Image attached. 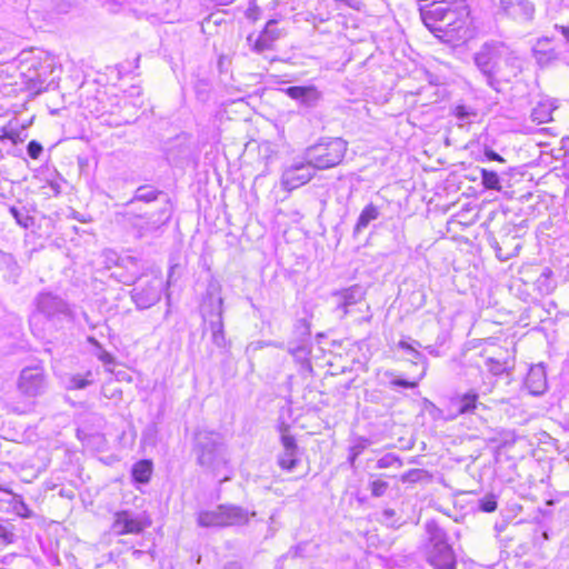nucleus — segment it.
Returning <instances> with one entry per match:
<instances>
[{
  "instance_id": "obj_1",
  "label": "nucleus",
  "mask_w": 569,
  "mask_h": 569,
  "mask_svg": "<svg viewBox=\"0 0 569 569\" xmlns=\"http://www.w3.org/2000/svg\"><path fill=\"white\" fill-rule=\"evenodd\" d=\"M473 62L490 87H495L498 79L516 76L521 70L518 52L498 40L482 43L473 54Z\"/></svg>"
},
{
  "instance_id": "obj_2",
  "label": "nucleus",
  "mask_w": 569,
  "mask_h": 569,
  "mask_svg": "<svg viewBox=\"0 0 569 569\" xmlns=\"http://www.w3.org/2000/svg\"><path fill=\"white\" fill-rule=\"evenodd\" d=\"M193 453L197 463L214 476L227 468L229 455L221 435L200 430L194 436Z\"/></svg>"
},
{
  "instance_id": "obj_3",
  "label": "nucleus",
  "mask_w": 569,
  "mask_h": 569,
  "mask_svg": "<svg viewBox=\"0 0 569 569\" xmlns=\"http://www.w3.org/2000/svg\"><path fill=\"white\" fill-rule=\"evenodd\" d=\"M18 69L26 89L32 94H39L52 72V63L41 54L23 52L20 54Z\"/></svg>"
},
{
  "instance_id": "obj_4",
  "label": "nucleus",
  "mask_w": 569,
  "mask_h": 569,
  "mask_svg": "<svg viewBox=\"0 0 569 569\" xmlns=\"http://www.w3.org/2000/svg\"><path fill=\"white\" fill-rule=\"evenodd\" d=\"M429 536L427 561L435 569H456V556L447 541V535L435 521L426 523Z\"/></svg>"
},
{
  "instance_id": "obj_5",
  "label": "nucleus",
  "mask_w": 569,
  "mask_h": 569,
  "mask_svg": "<svg viewBox=\"0 0 569 569\" xmlns=\"http://www.w3.org/2000/svg\"><path fill=\"white\" fill-rule=\"evenodd\" d=\"M347 151V142L341 138L330 139L306 149L305 160L311 169L323 170L339 164Z\"/></svg>"
},
{
  "instance_id": "obj_6",
  "label": "nucleus",
  "mask_w": 569,
  "mask_h": 569,
  "mask_svg": "<svg viewBox=\"0 0 569 569\" xmlns=\"http://www.w3.org/2000/svg\"><path fill=\"white\" fill-rule=\"evenodd\" d=\"M171 213L172 207L169 201H166L157 212L150 213L147 217L133 216L129 212L123 216L132 229L137 231V236L142 238L156 232L164 226L170 220Z\"/></svg>"
},
{
  "instance_id": "obj_7",
  "label": "nucleus",
  "mask_w": 569,
  "mask_h": 569,
  "mask_svg": "<svg viewBox=\"0 0 569 569\" xmlns=\"http://www.w3.org/2000/svg\"><path fill=\"white\" fill-rule=\"evenodd\" d=\"M164 282L158 274L139 279L131 291V298L139 309L156 305L162 295Z\"/></svg>"
},
{
  "instance_id": "obj_8",
  "label": "nucleus",
  "mask_w": 569,
  "mask_h": 569,
  "mask_svg": "<svg viewBox=\"0 0 569 569\" xmlns=\"http://www.w3.org/2000/svg\"><path fill=\"white\" fill-rule=\"evenodd\" d=\"M536 8L530 0H499L496 14L518 24H527L535 18Z\"/></svg>"
},
{
  "instance_id": "obj_9",
  "label": "nucleus",
  "mask_w": 569,
  "mask_h": 569,
  "mask_svg": "<svg viewBox=\"0 0 569 569\" xmlns=\"http://www.w3.org/2000/svg\"><path fill=\"white\" fill-rule=\"evenodd\" d=\"M149 526L150 521L144 513L121 510L113 515L111 529L118 536L139 535Z\"/></svg>"
},
{
  "instance_id": "obj_10",
  "label": "nucleus",
  "mask_w": 569,
  "mask_h": 569,
  "mask_svg": "<svg viewBox=\"0 0 569 569\" xmlns=\"http://www.w3.org/2000/svg\"><path fill=\"white\" fill-rule=\"evenodd\" d=\"M315 174L311 166L305 161H296L282 171L280 184L286 191H292L308 183Z\"/></svg>"
},
{
  "instance_id": "obj_11",
  "label": "nucleus",
  "mask_w": 569,
  "mask_h": 569,
  "mask_svg": "<svg viewBox=\"0 0 569 569\" xmlns=\"http://www.w3.org/2000/svg\"><path fill=\"white\" fill-rule=\"evenodd\" d=\"M37 310L48 319L72 318L67 301L51 292H41L36 298Z\"/></svg>"
},
{
  "instance_id": "obj_12",
  "label": "nucleus",
  "mask_w": 569,
  "mask_h": 569,
  "mask_svg": "<svg viewBox=\"0 0 569 569\" xmlns=\"http://www.w3.org/2000/svg\"><path fill=\"white\" fill-rule=\"evenodd\" d=\"M19 390L27 397H38L46 391L47 382L43 369L24 368L19 378Z\"/></svg>"
},
{
  "instance_id": "obj_13",
  "label": "nucleus",
  "mask_w": 569,
  "mask_h": 569,
  "mask_svg": "<svg viewBox=\"0 0 569 569\" xmlns=\"http://www.w3.org/2000/svg\"><path fill=\"white\" fill-rule=\"evenodd\" d=\"M283 92L306 109L317 108L322 100V92L313 84L288 87Z\"/></svg>"
},
{
  "instance_id": "obj_14",
  "label": "nucleus",
  "mask_w": 569,
  "mask_h": 569,
  "mask_svg": "<svg viewBox=\"0 0 569 569\" xmlns=\"http://www.w3.org/2000/svg\"><path fill=\"white\" fill-rule=\"evenodd\" d=\"M335 298L337 299L336 312L340 319L353 312V307L361 303L365 298V292L358 286L343 289L342 291L336 292Z\"/></svg>"
},
{
  "instance_id": "obj_15",
  "label": "nucleus",
  "mask_w": 569,
  "mask_h": 569,
  "mask_svg": "<svg viewBox=\"0 0 569 569\" xmlns=\"http://www.w3.org/2000/svg\"><path fill=\"white\" fill-rule=\"evenodd\" d=\"M478 398L479 396L475 390H469L458 396L452 400V405L457 407V410L455 413L448 416L447 419L453 420L458 416L475 413L479 407H483V405L478 401Z\"/></svg>"
},
{
  "instance_id": "obj_16",
  "label": "nucleus",
  "mask_w": 569,
  "mask_h": 569,
  "mask_svg": "<svg viewBox=\"0 0 569 569\" xmlns=\"http://www.w3.org/2000/svg\"><path fill=\"white\" fill-rule=\"evenodd\" d=\"M222 303V298H218L216 312H212L210 315V319L208 320L212 342L219 348H224L227 346V340L223 332Z\"/></svg>"
},
{
  "instance_id": "obj_17",
  "label": "nucleus",
  "mask_w": 569,
  "mask_h": 569,
  "mask_svg": "<svg viewBox=\"0 0 569 569\" xmlns=\"http://www.w3.org/2000/svg\"><path fill=\"white\" fill-rule=\"evenodd\" d=\"M276 20H269L261 31V33L256 39L252 50L257 53H262L263 51L271 50L276 40L280 38V30L276 27Z\"/></svg>"
},
{
  "instance_id": "obj_18",
  "label": "nucleus",
  "mask_w": 569,
  "mask_h": 569,
  "mask_svg": "<svg viewBox=\"0 0 569 569\" xmlns=\"http://www.w3.org/2000/svg\"><path fill=\"white\" fill-rule=\"evenodd\" d=\"M532 53L537 63L542 68L551 66L559 59V52L550 47L548 38L539 39L532 48Z\"/></svg>"
},
{
  "instance_id": "obj_19",
  "label": "nucleus",
  "mask_w": 569,
  "mask_h": 569,
  "mask_svg": "<svg viewBox=\"0 0 569 569\" xmlns=\"http://www.w3.org/2000/svg\"><path fill=\"white\" fill-rule=\"evenodd\" d=\"M526 387L533 396H540L546 391L547 377L542 366H535L530 368L526 378Z\"/></svg>"
},
{
  "instance_id": "obj_20",
  "label": "nucleus",
  "mask_w": 569,
  "mask_h": 569,
  "mask_svg": "<svg viewBox=\"0 0 569 569\" xmlns=\"http://www.w3.org/2000/svg\"><path fill=\"white\" fill-rule=\"evenodd\" d=\"M222 509L224 527L244 525L249 521L250 517L256 515V512H249L248 510L233 505H222Z\"/></svg>"
},
{
  "instance_id": "obj_21",
  "label": "nucleus",
  "mask_w": 569,
  "mask_h": 569,
  "mask_svg": "<svg viewBox=\"0 0 569 569\" xmlns=\"http://www.w3.org/2000/svg\"><path fill=\"white\" fill-rule=\"evenodd\" d=\"M197 521L201 527H224L222 505L213 510L199 512Z\"/></svg>"
},
{
  "instance_id": "obj_22",
  "label": "nucleus",
  "mask_w": 569,
  "mask_h": 569,
  "mask_svg": "<svg viewBox=\"0 0 569 569\" xmlns=\"http://www.w3.org/2000/svg\"><path fill=\"white\" fill-rule=\"evenodd\" d=\"M379 214H380V211L377 206H375L372 203L367 204L362 209V211L358 218V221L353 229V234L357 236V234L361 233L362 230H365L371 221L378 219Z\"/></svg>"
},
{
  "instance_id": "obj_23",
  "label": "nucleus",
  "mask_w": 569,
  "mask_h": 569,
  "mask_svg": "<svg viewBox=\"0 0 569 569\" xmlns=\"http://www.w3.org/2000/svg\"><path fill=\"white\" fill-rule=\"evenodd\" d=\"M152 473V463L149 460H140L132 467V477L137 482L147 483Z\"/></svg>"
},
{
  "instance_id": "obj_24",
  "label": "nucleus",
  "mask_w": 569,
  "mask_h": 569,
  "mask_svg": "<svg viewBox=\"0 0 569 569\" xmlns=\"http://www.w3.org/2000/svg\"><path fill=\"white\" fill-rule=\"evenodd\" d=\"M553 108L549 102H539L531 112V119L537 123H547L552 120Z\"/></svg>"
},
{
  "instance_id": "obj_25",
  "label": "nucleus",
  "mask_w": 569,
  "mask_h": 569,
  "mask_svg": "<svg viewBox=\"0 0 569 569\" xmlns=\"http://www.w3.org/2000/svg\"><path fill=\"white\" fill-rule=\"evenodd\" d=\"M552 271L550 268H545L540 276L537 278L535 284L540 295H549L552 292L555 286L551 281Z\"/></svg>"
},
{
  "instance_id": "obj_26",
  "label": "nucleus",
  "mask_w": 569,
  "mask_h": 569,
  "mask_svg": "<svg viewBox=\"0 0 569 569\" xmlns=\"http://www.w3.org/2000/svg\"><path fill=\"white\" fill-rule=\"evenodd\" d=\"M452 112L457 120L459 121V126L471 123L473 119L478 116L477 111L473 108L465 104L456 106Z\"/></svg>"
},
{
  "instance_id": "obj_27",
  "label": "nucleus",
  "mask_w": 569,
  "mask_h": 569,
  "mask_svg": "<svg viewBox=\"0 0 569 569\" xmlns=\"http://www.w3.org/2000/svg\"><path fill=\"white\" fill-rule=\"evenodd\" d=\"M9 211L14 218L16 222L24 229L30 228L34 222L33 218L29 214L26 208H17L12 206L9 208Z\"/></svg>"
},
{
  "instance_id": "obj_28",
  "label": "nucleus",
  "mask_w": 569,
  "mask_h": 569,
  "mask_svg": "<svg viewBox=\"0 0 569 569\" xmlns=\"http://www.w3.org/2000/svg\"><path fill=\"white\" fill-rule=\"evenodd\" d=\"M92 373L90 371L83 377L81 375H72L67 381V389L80 390L84 389L92 383Z\"/></svg>"
},
{
  "instance_id": "obj_29",
  "label": "nucleus",
  "mask_w": 569,
  "mask_h": 569,
  "mask_svg": "<svg viewBox=\"0 0 569 569\" xmlns=\"http://www.w3.org/2000/svg\"><path fill=\"white\" fill-rule=\"evenodd\" d=\"M481 181L486 189L497 190V191L501 190L500 178L497 174V172H495V171L482 169L481 170Z\"/></svg>"
},
{
  "instance_id": "obj_30",
  "label": "nucleus",
  "mask_w": 569,
  "mask_h": 569,
  "mask_svg": "<svg viewBox=\"0 0 569 569\" xmlns=\"http://www.w3.org/2000/svg\"><path fill=\"white\" fill-rule=\"evenodd\" d=\"M159 194H161V192L150 187H139L129 203H132L133 201L151 202L157 200Z\"/></svg>"
},
{
  "instance_id": "obj_31",
  "label": "nucleus",
  "mask_w": 569,
  "mask_h": 569,
  "mask_svg": "<svg viewBox=\"0 0 569 569\" xmlns=\"http://www.w3.org/2000/svg\"><path fill=\"white\" fill-rule=\"evenodd\" d=\"M298 460L296 459V451H283L279 457V466L288 471L296 468Z\"/></svg>"
},
{
  "instance_id": "obj_32",
  "label": "nucleus",
  "mask_w": 569,
  "mask_h": 569,
  "mask_svg": "<svg viewBox=\"0 0 569 569\" xmlns=\"http://www.w3.org/2000/svg\"><path fill=\"white\" fill-rule=\"evenodd\" d=\"M402 466L401 460L393 453H387L377 461V468L385 469L391 467L400 468Z\"/></svg>"
},
{
  "instance_id": "obj_33",
  "label": "nucleus",
  "mask_w": 569,
  "mask_h": 569,
  "mask_svg": "<svg viewBox=\"0 0 569 569\" xmlns=\"http://www.w3.org/2000/svg\"><path fill=\"white\" fill-rule=\"evenodd\" d=\"M426 473L422 469H410L401 476V481L415 483L420 481Z\"/></svg>"
},
{
  "instance_id": "obj_34",
  "label": "nucleus",
  "mask_w": 569,
  "mask_h": 569,
  "mask_svg": "<svg viewBox=\"0 0 569 569\" xmlns=\"http://www.w3.org/2000/svg\"><path fill=\"white\" fill-rule=\"evenodd\" d=\"M388 487V482L382 480H375L370 483L371 495L373 497H382L386 493Z\"/></svg>"
},
{
  "instance_id": "obj_35",
  "label": "nucleus",
  "mask_w": 569,
  "mask_h": 569,
  "mask_svg": "<svg viewBox=\"0 0 569 569\" xmlns=\"http://www.w3.org/2000/svg\"><path fill=\"white\" fill-rule=\"evenodd\" d=\"M486 365H487L489 371L495 376L502 373L506 369V367L502 362H500L493 358H488Z\"/></svg>"
},
{
  "instance_id": "obj_36",
  "label": "nucleus",
  "mask_w": 569,
  "mask_h": 569,
  "mask_svg": "<svg viewBox=\"0 0 569 569\" xmlns=\"http://www.w3.org/2000/svg\"><path fill=\"white\" fill-rule=\"evenodd\" d=\"M42 150V146L36 140L30 141L27 146V152L31 159H38Z\"/></svg>"
},
{
  "instance_id": "obj_37",
  "label": "nucleus",
  "mask_w": 569,
  "mask_h": 569,
  "mask_svg": "<svg viewBox=\"0 0 569 569\" xmlns=\"http://www.w3.org/2000/svg\"><path fill=\"white\" fill-rule=\"evenodd\" d=\"M390 386L392 388L395 387H402V388H408V389H413L417 387V382L415 381H408L406 379H401V378H392L390 380Z\"/></svg>"
},
{
  "instance_id": "obj_38",
  "label": "nucleus",
  "mask_w": 569,
  "mask_h": 569,
  "mask_svg": "<svg viewBox=\"0 0 569 569\" xmlns=\"http://www.w3.org/2000/svg\"><path fill=\"white\" fill-rule=\"evenodd\" d=\"M281 442L283 446V451H297L296 440L290 435H282Z\"/></svg>"
},
{
  "instance_id": "obj_39",
  "label": "nucleus",
  "mask_w": 569,
  "mask_h": 569,
  "mask_svg": "<svg viewBox=\"0 0 569 569\" xmlns=\"http://www.w3.org/2000/svg\"><path fill=\"white\" fill-rule=\"evenodd\" d=\"M480 509L485 512H492L497 509V501L493 497L485 498L480 501Z\"/></svg>"
},
{
  "instance_id": "obj_40",
  "label": "nucleus",
  "mask_w": 569,
  "mask_h": 569,
  "mask_svg": "<svg viewBox=\"0 0 569 569\" xmlns=\"http://www.w3.org/2000/svg\"><path fill=\"white\" fill-rule=\"evenodd\" d=\"M369 445V441L367 439H363V438H359L351 447H350V451H353L355 455H358L360 456L363 450L368 447Z\"/></svg>"
},
{
  "instance_id": "obj_41",
  "label": "nucleus",
  "mask_w": 569,
  "mask_h": 569,
  "mask_svg": "<svg viewBox=\"0 0 569 569\" xmlns=\"http://www.w3.org/2000/svg\"><path fill=\"white\" fill-rule=\"evenodd\" d=\"M1 140H11L13 143H17L18 140V133L16 131H3V133L0 136Z\"/></svg>"
},
{
  "instance_id": "obj_42",
  "label": "nucleus",
  "mask_w": 569,
  "mask_h": 569,
  "mask_svg": "<svg viewBox=\"0 0 569 569\" xmlns=\"http://www.w3.org/2000/svg\"><path fill=\"white\" fill-rule=\"evenodd\" d=\"M485 154L489 160L500 161V162L503 161V158L493 150H487Z\"/></svg>"
},
{
  "instance_id": "obj_43",
  "label": "nucleus",
  "mask_w": 569,
  "mask_h": 569,
  "mask_svg": "<svg viewBox=\"0 0 569 569\" xmlns=\"http://www.w3.org/2000/svg\"><path fill=\"white\" fill-rule=\"evenodd\" d=\"M10 536L11 533L0 525V538L7 542H11Z\"/></svg>"
},
{
  "instance_id": "obj_44",
  "label": "nucleus",
  "mask_w": 569,
  "mask_h": 569,
  "mask_svg": "<svg viewBox=\"0 0 569 569\" xmlns=\"http://www.w3.org/2000/svg\"><path fill=\"white\" fill-rule=\"evenodd\" d=\"M556 29L559 30L563 38L569 42V27L557 24Z\"/></svg>"
},
{
  "instance_id": "obj_45",
  "label": "nucleus",
  "mask_w": 569,
  "mask_h": 569,
  "mask_svg": "<svg viewBox=\"0 0 569 569\" xmlns=\"http://www.w3.org/2000/svg\"><path fill=\"white\" fill-rule=\"evenodd\" d=\"M399 347H400L401 349H403V350L412 351V352H415V353H418V352L413 349V347H412L411 345H409L408 342H406V341H400V342H399Z\"/></svg>"
},
{
  "instance_id": "obj_46",
  "label": "nucleus",
  "mask_w": 569,
  "mask_h": 569,
  "mask_svg": "<svg viewBox=\"0 0 569 569\" xmlns=\"http://www.w3.org/2000/svg\"><path fill=\"white\" fill-rule=\"evenodd\" d=\"M211 2H213L216 6H229L231 3H233L236 0H210Z\"/></svg>"
},
{
  "instance_id": "obj_47",
  "label": "nucleus",
  "mask_w": 569,
  "mask_h": 569,
  "mask_svg": "<svg viewBox=\"0 0 569 569\" xmlns=\"http://www.w3.org/2000/svg\"><path fill=\"white\" fill-rule=\"evenodd\" d=\"M223 569H242L241 565L236 561L228 562Z\"/></svg>"
},
{
  "instance_id": "obj_48",
  "label": "nucleus",
  "mask_w": 569,
  "mask_h": 569,
  "mask_svg": "<svg viewBox=\"0 0 569 569\" xmlns=\"http://www.w3.org/2000/svg\"><path fill=\"white\" fill-rule=\"evenodd\" d=\"M496 253H497V257H498L500 260H502V261H506V260H508V259L510 258V256H508V254H507V256H503V254H502V250H501V248H497V249H496Z\"/></svg>"
},
{
  "instance_id": "obj_49",
  "label": "nucleus",
  "mask_w": 569,
  "mask_h": 569,
  "mask_svg": "<svg viewBox=\"0 0 569 569\" xmlns=\"http://www.w3.org/2000/svg\"><path fill=\"white\" fill-rule=\"evenodd\" d=\"M299 326H301L303 328V333L305 335H310V331H309V325L306 320H300L299 321Z\"/></svg>"
},
{
  "instance_id": "obj_50",
  "label": "nucleus",
  "mask_w": 569,
  "mask_h": 569,
  "mask_svg": "<svg viewBox=\"0 0 569 569\" xmlns=\"http://www.w3.org/2000/svg\"><path fill=\"white\" fill-rule=\"evenodd\" d=\"M358 457H359V456H358V455H355V452H353V451H350L349 461H350L351 466H353V465H355V461H356V459H357Z\"/></svg>"
},
{
  "instance_id": "obj_51",
  "label": "nucleus",
  "mask_w": 569,
  "mask_h": 569,
  "mask_svg": "<svg viewBox=\"0 0 569 569\" xmlns=\"http://www.w3.org/2000/svg\"><path fill=\"white\" fill-rule=\"evenodd\" d=\"M383 515L387 517V518H391L392 516H395V510L392 509H386L383 511Z\"/></svg>"
},
{
  "instance_id": "obj_52",
  "label": "nucleus",
  "mask_w": 569,
  "mask_h": 569,
  "mask_svg": "<svg viewBox=\"0 0 569 569\" xmlns=\"http://www.w3.org/2000/svg\"><path fill=\"white\" fill-rule=\"evenodd\" d=\"M51 188L53 189L56 194H58L60 192L58 184H51Z\"/></svg>"
},
{
  "instance_id": "obj_53",
  "label": "nucleus",
  "mask_w": 569,
  "mask_h": 569,
  "mask_svg": "<svg viewBox=\"0 0 569 569\" xmlns=\"http://www.w3.org/2000/svg\"><path fill=\"white\" fill-rule=\"evenodd\" d=\"M386 376L393 377V373L392 372H386Z\"/></svg>"
},
{
  "instance_id": "obj_54",
  "label": "nucleus",
  "mask_w": 569,
  "mask_h": 569,
  "mask_svg": "<svg viewBox=\"0 0 569 569\" xmlns=\"http://www.w3.org/2000/svg\"><path fill=\"white\" fill-rule=\"evenodd\" d=\"M228 479H229V477H228V476H224L222 480H223V481H226V480H228Z\"/></svg>"
}]
</instances>
